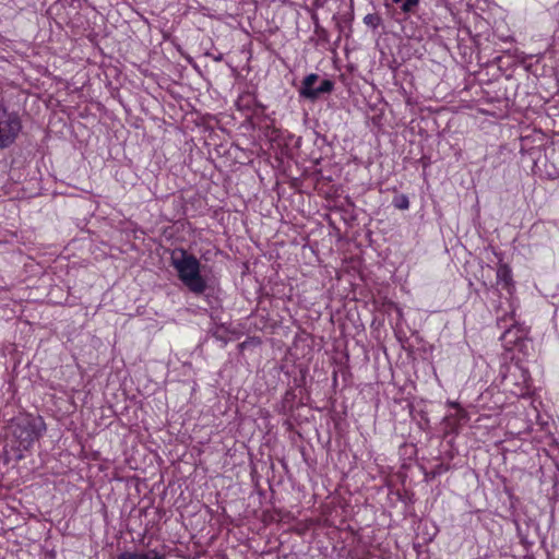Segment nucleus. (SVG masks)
Masks as SVG:
<instances>
[{
    "mask_svg": "<svg viewBox=\"0 0 559 559\" xmlns=\"http://www.w3.org/2000/svg\"><path fill=\"white\" fill-rule=\"evenodd\" d=\"M171 265L179 281L190 293L201 296L206 292L207 281L201 273V263L195 255L181 249L179 253H173Z\"/></svg>",
    "mask_w": 559,
    "mask_h": 559,
    "instance_id": "f257e3e1",
    "label": "nucleus"
},
{
    "mask_svg": "<svg viewBox=\"0 0 559 559\" xmlns=\"http://www.w3.org/2000/svg\"><path fill=\"white\" fill-rule=\"evenodd\" d=\"M10 429L20 448L28 450L43 437L46 424L39 415L21 414L11 420Z\"/></svg>",
    "mask_w": 559,
    "mask_h": 559,
    "instance_id": "f03ea898",
    "label": "nucleus"
},
{
    "mask_svg": "<svg viewBox=\"0 0 559 559\" xmlns=\"http://www.w3.org/2000/svg\"><path fill=\"white\" fill-rule=\"evenodd\" d=\"M497 326L499 329H503V332L500 335V341L502 342L504 349L508 352H512L514 346L528 335V329L514 319L513 312L504 314L503 317H498Z\"/></svg>",
    "mask_w": 559,
    "mask_h": 559,
    "instance_id": "7ed1b4c3",
    "label": "nucleus"
},
{
    "mask_svg": "<svg viewBox=\"0 0 559 559\" xmlns=\"http://www.w3.org/2000/svg\"><path fill=\"white\" fill-rule=\"evenodd\" d=\"M21 131L22 120L19 114L0 104V150L10 147Z\"/></svg>",
    "mask_w": 559,
    "mask_h": 559,
    "instance_id": "20e7f679",
    "label": "nucleus"
},
{
    "mask_svg": "<svg viewBox=\"0 0 559 559\" xmlns=\"http://www.w3.org/2000/svg\"><path fill=\"white\" fill-rule=\"evenodd\" d=\"M319 81V75L316 73L308 74L301 82L298 90L301 98L314 102L323 94H330L334 90V82L329 79L321 80L318 86L314 84Z\"/></svg>",
    "mask_w": 559,
    "mask_h": 559,
    "instance_id": "39448f33",
    "label": "nucleus"
},
{
    "mask_svg": "<svg viewBox=\"0 0 559 559\" xmlns=\"http://www.w3.org/2000/svg\"><path fill=\"white\" fill-rule=\"evenodd\" d=\"M116 559H166V556L156 549H150L147 551L126 550L119 554Z\"/></svg>",
    "mask_w": 559,
    "mask_h": 559,
    "instance_id": "423d86ee",
    "label": "nucleus"
},
{
    "mask_svg": "<svg viewBox=\"0 0 559 559\" xmlns=\"http://www.w3.org/2000/svg\"><path fill=\"white\" fill-rule=\"evenodd\" d=\"M512 352H518L523 357H530L533 352V344L528 338V335L525 336L516 346H514Z\"/></svg>",
    "mask_w": 559,
    "mask_h": 559,
    "instance_id": "0eeeda50",
    "label": "nucleus"
},
{
    "mask_svg": "<svg viewBox=\"0 0 559 559\" xmlns=\"http://www.w3.org/2000/svg\"><path fill=\"white\" fill-rule=\"evenodd\" d=\"M497 278L504 286H509L512 281L511 269L507 264H501L497 270Z\"/></svg>",
    "mask_w": 559,
    "mask_h": 559,
    "instance_id": "6e6552de",
    "label": "nucleus"
},
{
    "mask_svg": "<svg viewBox=\"0 0 559 559\" xmlns=\"http://www.w3.org/2000/svg\"><path fill=\"white\" fill-rule=\"evenodd\" d=\"M419 8V0H403L400 4V10L405 15H412L417 12Z\"/></svg>",
    "mask_w": 559,
    "mask_h": 559,
    "instance_id": "1a4fd4ad",
    "label": "nucleus"
},
{
    "mask_svg": "<svg viewBox=\"0 0 559 559\" xmlns=\"http://www.w3.org/2000/svg\"><path fill=\"white\" fill-rule=\"evenodd\" d=\"M364 23L372 29H376L381 24V17L376 13H369L364 17Z\"/></svg>",
    "mask_w": 559,
    "mask_h": 559,
    "instance_id": "9d476101",
    "label": "nucleus"
},
{
    "mask_svg": "<svg viewBox=\"0 0 559 559\" xmlns=\"http://www.w3.org/2000/svg\"><path fill=\"white\" fill-rule=\"evenodd\" d=\"M393 205L400 210H407L409 207V200L405 194L394 197Z\"/></svg>",
    "mask_w": 559,
    "mask_h": 559,
    "instance_id": "9b49d317",
    "label": "nucleus"
},
{
    "mask_svg": "<svg viewBox=\"0 0 559 559\" xmlns=\"http://www.w3.org/2000/svg\"><path fill=\"white\" fill-rule=\"evenodd\" d=\"M212 336L215 337L217 341L223 342L224 344H227V338L219 333V328H215L214 330L210 331Z\"/></svg>",
    "mask_w": 559,
    "mask_h": 559,
    "instance_id": "f8f14e48",
    "label": "nucleus"
},
{
    "mask_svg": "<svg viewBox=\"0 0 559 559\" xmlns=\"http://www.w3.org/2000/svg\"><path fill=\"white\" fill-rule=\"evenodd\" d=\"M456 419L459 421H467L468 420L467 412L464 408L459 407L457 413H456Z\"/></svg>",
    "mask_w": 559,
    "mask_h": 559,
    "instance_id": "ddd939ff",
    "label": "nucleus"
},
{
    "mask_svg": "<svg viewBox=\"0 0 559 559\" xmlns=\"http://www.w3.org/2000/svg\"><path fill=\"white\" fill-rule=\"evenodd\" d=\"M206 56H210L212 57V59L215 61V62H221L224 58V55L223 53H217V55H211V53H206Z\"/></svg>",
    "mask_w": 559,
    "mask_h": 559,
    "instance_id": "4468645a",
    "label": "nucleus"
},
{
    "mask_svg": "<svg viewBox=\"0 0 559 559\" xmlns=\"http://www.w3.org/2000/svg\"><path fill=\"white\" fill-rule=\"evenodd\" d=\"M449 405H450L451 407H453V408H456V409H459V407H461V406H460V404H459L457 402H449Z\"/></svg>",
    "mask_w": 559,
    "mask_h": 559,
    "instance_id": "2eb2a0df",
    "label": "nucleus"
},
{
    "mask_svg": "<svg viewBox=\"0 0 559 559\" xmlns=\"http://www.w3.org/2000/svg\"><path fill=\"white\" fill-rule=\"evenodd\" d=\"M402 1L403 0H392L393 3L399 4V5L402 3Z\"/></svg>",
    "mask_w": 559,
    "mask_h": 559,
    "instance_id": "dca6fc26",
    "label": "nucleus"
},
{
    "mask_svg": "<svg viewBox=\"0 0 559 559\" xmlns=\"http://www.w3.org/2000/svg\"><path fill=\"white\" fill-rule=\"evenodd\" d=\"M524 381H526V371H523Z\"/></svg>",
    "mask_w": 559,
    "mask_h": 559,
    "instance_id": "f3484780",
    "label": "nucleus"
}]
</instances>
